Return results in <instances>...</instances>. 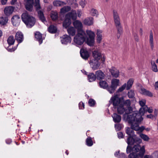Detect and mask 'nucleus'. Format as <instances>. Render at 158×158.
<instances>
[{
    "label": "nucleus",
    "instance_id": "obj_1",
    "mask_svg": "<svg viewBox=\"0 0 158 158\" xmlns=\"http://www.w3.org/2000/svg\"><path fill=\"white\" fill-rule=\"evenodd\" d=\"M112 103L115 108H117L118 112L120 114H123V118L124 120H127L129 122H131L132 118L134 117L140 118L137 114L138 111L134 112L131 114H130L133 111V109L131 106V102L129 99L123 102L117 95L112 97L110 101Z\"/></svg>",
    "mask_w": 158,
    "mask_h": 158
},
{
    "label": "nucleus",
    "instance_id": "obj_2",
    "mask_svg": "<svg viewBox=\"0 0 158 158\" xmlns=\"http://www.w3.org/2000/svg\"><path fill=\"white\" fill-rule=\"evenodd\" d=\"M132 118L131 122H129L127 120H124L125 121H127L131 124V128L127 127L126 128V132L128 135L129 137L127 139V143L128 145L134 143V140L133 139V138L135 136V134L133 130L135 131H139L142 132L144 129V127L143 126L139 127V124L141 122H138V119L135 117Z\"/></svg>",
    "mask_w": 158,
    "mask_h": 158
},
{
    "label": "nucleus",
    "instance_id": "obj_3",
    "mask_svg": "<svg viewBox=\"0 0 158 158\" xmlns=\"http://www.w3.org/2000/svg\"><path fill=\"white\" fill-rule=\"evenodd\" d=\"M22 21L29 28H31L33 26L35 22L34 18L29 15L27 12L22 14L21 16Z\"/></svg>",
    "mask_w": 158,
    "mask_h": 158
},
{
    "label": "nucleus",
    "instance_id": "obj_4",
    "mask_svg": "<svg viewBox=\"0 0 158 158\" xmlns=\"http://www.w3.org/2000/svg\"><path fill=\"white\" fill-rule=\"evenodd\" d=\"M85 33L84 31L77 32L73 38L74 44L77 46L82 45L85 40Z\"/></svg>",
    "mask_w": 158,
    "mask_h": 158
},
{
    "label": "nucleus",
    "instance_id": "obj_5",
    "mask_svg": "<svg viewBox=\"0 0 158 158\" xmlns=\"http://www.w3.org/2000/svg\"><path fill=\"white\" fill-rule=\"evenodd\" d=\"M153 111V110L152 107L148 108L147 106H145L144 107L140 108L139 110V112L138 111L137 114H139L140 117V118H136L138 119V122H141L143 120V118L142 117V116H143L145 113L148 112L149 113H151Z\"/></svg>",
    "mask_w": 158,
    "mask_h": 158
},
{
    "label": "nucleus",
    "instance_id": "obj_6",
    "mask_svg": "<svg viewBox=\"0 0 158 158\" xmlns=\"http://www.w3.org/2000/svg\"><path fill=\"white\" fill-rule=\"evenodd\" d=\"M86 33L89 37L86 41L87 44L89 46H93L94 43V32L90 30H87Z\"/></svg>",
    "mask_w": 158,
    "mask_h": 158
},
{
    "label": "nucleus",
    "instance_id": "obj_7",
    "mask_svg": "<svg viewBox=\"0 0 158 158\" xmlns=\"http://www.w3.org/2000/svg\"><path fill=\"white\" fill-rule=\"evenodd\" d=\"M93 56L94 59L93 60H96L98 61L101 59L102 62L103 63L106 59V57L103 54H101V53L98 51H94L93 52Z\"/></svg>",
    "mask_w": 158,
    "mask_h": 158
},
{
    "label": "nucleus",
    "instance_id": "obj_8",
    "mask_svg": "<svg viewBox=\"0 0 158 158\" xmlns=\"http://www.w3.org/2000/svg\"><path fill=\"white\" fill-rule=\"evenodd\" d=\"M133 151L134 152H137L140 151L139 153L141 157H142L145 152L144 146L141 147L139 144L135 145L132 148Z\"/></svg>",
    "mask_w": 158,
    "mask_h": 158
},
{
    "label": "nucleus",
    "instance_id": "obj_9",
    "mask_svg": "<svg viewBox=\"0 0 158 158\" xmlns=\"http://www.w3.org/2000/svg\"><path fill=\"white\" fill-rule=\"evenodd\" d=\"M34 0H24V5L26 9L29 11L33 9Z\"/></svg>",
    "mask_w": 158,
    "mask_h": 158
},
{
    "label": "nucleus",
    "instance_id": "obj_10",
    "mask_svg": "<svg viewBox=\"0 0 158 158\" xmlns=\"http://www.w3.org/2000/svg\"><path fill=\"white\" fill-rule=\"evenodd\" d=\"M113 15L115 26H119L120 25H121L119 17L117 11L113 10Z\"/></svg>",
    "mask_w": 158,
    "mask_h": 158
},
{
    "label": "nucleus",
    "instance_id": "obj_11",
    "mask_svg": "<svg viewBox=\"0 0 158 158\" xmlns=\"http://www.w3.org/2000/svg\"><path fill=\"white\" fill-rule=\"evenodd\" d=\"M73 24L74 28L77 30V32H81V31H84L82 30V24L80 21L78 20H76L73 22Z\"/></svg>",
    "mask_w": 158,
    "mask_h": 158
},
{
    "label": "nucleus",
    "instance_id": "obj_12",
    "mask_svg": "<svg viewBox=\"0 0 158 158\" xmlns=\"http://www.w3.org/2000/svg\"><path fill=\"white\" fill-rule=\"evenodd\" d=\"M71 41L70 37L67 35H64L61 37V42L62 44H67L68 43H70Z\"/></svg>",
    "mask_w": 158,
    "mask_h": 158
},
{
    "label": "nucleus",
    "instance_id": "obj_13",
    "mask_svg": "<svg viewBox=\"0 0 158 158\" xmlns=\"http://www.w3.org/2000/svg\"><path fill=\"white\" fill-rule=\"evenodd\" d=\"M89 63L90 64L91 67L93 70L97 69L100 65L99 61L96 60H90Z\"/></svg>",
    "mask_w": 158,
    "mask_h": 158
},
{
    "label": "nucleus",
    "instance_id": "obj_14",
    "mask_svg": "<svg viewBox=\"0 0 158 158\" xmlns=\"http://www.w3.org/2000/svg\"><path fill=\"white\" fill-rule=\"evenodd\" d=\"M81 57L85 60H87L89 56V53L86 48H81L80 51Z\"/></svg>",
    "mask_w": 158,
    "mask_h": 158
},
{
    "label": "nucleus",
    "instance_id": "obj_15",
    "mask_svg": "<svg viewBox=\"0 0 158 158\" xmlns=\"http://www.w3.org/2000/svg\"><path fill=\"white\" fill-rule=\"evenodd\" d=\"M14 10V8L13 6H7L4 8V13L6 15L9 16L12 14Z\"/></svg>",
    "mask_w": 158,
    "mask_h": 158
},
{
    "label": "nucleus",
    "instance_id": "obj_16",
    "mask_svg": "<svg viewBox=\"0 0 158 158\" xmlns=\"http://www.w3.org/2000/svg\"><path fill=\"white\" fill-rule=\"evenodd\" d=\"M20 17L18 15H14L12 18L11 21L13 25L16 26L19 24Z\"/></svg>",
    "mask_w": 158,
    "mask_h": 158
},
{
    "label": "nucleus",
    "instance_id": "obj_17",
    "mask_svg": "<svg viewBox=\"0 0 158 158\" xmlns=\"http://www.w3.org/2000/svg\"><path fill=\"white\" fill-rule=\"evenodd\" d=\"M66 17L69 18L70 19H72L73 20L76 19L77 18V14L75 10H72L70 12L66 14Z\"/></svg>",
    "mask_w": 158,
    "mask_h": 158
},
{
    "label": "nucleus",
    "instance_id": "obj_18",
    "mask_svg": "<svg viewBox=\"0 0 158 158\" xmlns=\"http://www.w3.org/2000/svg\"><path fill=\"white\" fill-rule=\"evenodd\" d=\"M109 71L113 77L117 78L118 77L119 74V71L114 67H112L109 69Z\"/></svg>",
    "mask_w": 158,
    "mask_h": 158
},
{
    "label": "nucleus",
    "instance_id": "obj_19",
    "mask_svg": "<svg viewBox=\"0 0 158 158\" xmlns=\"http://www.w3.org/2000/svg\"><path fill=\"white\" fill-rule=\"evenodd\" d=\"M102 31L100 29H97L96 31V41L98 43H100L102 39Z\"/></svg>",
    "mask_w": 158,
    "mask_h": 158
},
{
    "label": "nucleus",
    "instance_id": "obj_20",
    "mask_svg": "<svg viewBox=\"0 0 158 158\" xmlns=\"http://www.w3.org/2000/svg\"><path fill=\"white\" fill-rule=\"evenodd\" d=\"M15 37L19 44L21 43L23 40V35L21 32H17L16 34Z\"/></svg>",
    "mask_w": 158,
    "mask_h": 158
},
{
    "label": "nucleus",
    "instance_id": "obj_21",
    "mask_svg": "<svg viewBox=\"0 0 158 158\" xmlns=\"http://www.w3.org/2000/svg\"><path fill=\"white\" fill-rule=\"evenodd\" d=\"M149 44L151 50H153L154 45V43L153 34L152 32V31L150 32V33L149 36Z\"/></svg>",
    "mask_w": 158,
    "mask_h": 158
},
{
    "label": "nucleus",
    "instance_id": "obj_22",
    "mask_svg": "<svg viewBox=\"0 0 158 158\" xmlns=\"http://www.w3.org/2000/svg\"><path fill=\"white\" fill-rule=\"evenodd\" d=\"M94 23V18L92 17L87 18L85 19L84 21V23L87 25L90 26L92 25Z\"/></svg>",
    "mask_w": 158,
    "mask_h": 158
},
{
    "label": "nucleus",
    "instance_id": "obj_23",
    "mask_svg": "<svg viewBox=\"0 0 158 158\" xmlns=\"http://www.w3.org/2000/svg\"><path fill=\"white\" fill-rule=\"evenodd\" d=\"M53 5L55 6H62L66 4V3L61 1L55 0L53 2Z\"/></svg>",
    "mask_w": 158,
    "mask_h": 158
},
{
    "label": "nucleus",
    "instance_id": "obj_24",
    "mask_svg": "<svg viewBox=\"0 0 158 158\" xmlns=\"http://www.w3.org/2000/svg\"><path fill=\"white\" fill-rule=\"evenodd\" d=\"M140 93L143 95L150 97H152L153 96V94L152 93L144 88H141L140 90Z\"/></svg>",
    "mask_w": 158,
    "mask_h": 158
},
{
    "label": "nucleus",
    "instance_id": "obj_25",
    "mask_svg": "<svg viewBox=\"0 0 158 158\" xmlns=\"http://www.w3.org/2000/svg\"><path fill=\"white\" fill-rule=\"evenodd\" d=\"M67 31L70 36H73L75 34L76 30L74 27H70L68 28Z\"/></svg>",
    "mask_w": 158,
    "mask_h": 158
},
{
    "label": "nucleus",
    "instance_id": "obj_26",
    "mask_svg": "<svg viewBox=\"0 0 158 158\" xmlns=\"http://www.w3.org/2000/svg\"><path fill=\"white\" fill-rule=\"evenodd\" d=\"M96 78L98 80L103 79L105 75L104 73L101 71H97L95 73Z\"/></svg>",
    "mask_w": 158,
    "mask_h": 158
},
{
    "label": "nucleus",
    "instance_id": "obj_27",
    "mask_svg": "<svg viewBox=\"0 0 158 158\" xmlns=\"http://www.w3.org/2000/svg\"><path fill=\"white\" fill-rule=\"evenodd\" d=\"M35 38L38 40L40 44L42 43L43 39L42 38V35L39 32H36L35 33Z\"/></svg>",
    "mask_w": 158,
    "mask_h": 158
},
{
    "label": "nucleus",
    "instance_id": "obj_28",
    "mask_svg": "<svg viewBox=\"0 0 158 158\" xmlns=\"http://www.w3.org/2000/svg\"><path fill=\"white\" fill-rule=\"evenodd\" d=\"M114 121L115 123H118L120 122L121 120V117L117 114H114L112 115Z\"/></svg>",
    "mask_w": 158,
    "mask_h": 158
},
{
    "label": "nucleus",
    "instance_id": "obj_29",
    "mask_svg": "<svg viewBox=\"0 0 158 158\" xmlns=\"http://www.w3.org/2000/svg\"><path fill=\"white\" fill-rule=\"evenodd\" d=\"M71 23V20L69 18H67L65 17V19L63 23V27L66 28L69 27Z\"/></svg>",
    "mask_w": 158,
    "mask_h": 158
},
{
    "label": "nucleus",
    "instance_id": "obj_30",
    "mask_svg": "<svg viewBox=\"0 0 158 158\" xmlns=\"http://www.w3.org/2000/svg\"><path fill=\"white\" fill-rule=\"evenodd\" d=\"M38 14L40 19L44 23L45 22H46V19L44 16L43 12L41 10H39L38 12Z\"/></svg>",
    "mask_w": 158,
    "mask_h": 158
},
{
    "label": "nucleus",
    "instance_id": "obj_31",
    "mask_svg": "<svg viewBox=\"0 0 158 158\" xmlns=\"http://www.w3.org/2000/svg\"><path fill=\"white\" fill-rule=\"evenodd\" d=\"M119 82V80L116 79H113L111 81V85L112 86V87L116 89L118 85Z\"/></svg>",
    "mask_w": 158,
    "mask_h": 158
},
{
    "label": "nucleus",
    "instance_id": "obj_32",
    "mask_svg": "<svg viewBox=\"0 0 158 158\" xmlns=\"http://www.w3.org/2000/svg\"><path fill=\"white\" fill-rule=\"evenodd\" d=\"M71 10V7L69 6H66L62 8L60 11L61 14H64L68 12Z\"/></svg>",
    "mask_w": 158,
    "mask_h": 158
},
{
    "label": "nucleus",
    "instance_id": "obj_33",
    "mask_svg": "<svg viewBox=\"0 0 158 158\" xmlns=\"http://www.w3.org/2000/svg\"><path fill=\"white\" fill-rule=\"evenodd\" d=\"M50 17L53 20H56L58 18V14L56 11H52L50 13Z\"/></svg>",
    "mask_w": 158,
    "mask_h": 158
},
{
    "label": "nucleus",
    "instance_id": "obj_34",
    "mask_svg": "<svg viewBox=\"0 0 158 158\" xmlns=\"http://www.w3.org/2000/svg\"><path fill=\"white\" fill-rule=\"evenodd\" d=\"M90 14L93 16H96L97 17L98 15V12L96 9L92 8L89 11Z\"/></svg>",
    "mask_w": 158,
    "mask_h": 158
},
{
    "label": "nucleus",
    "instance_id": "obj_35",
    "mask_svg": "<svg viewBox=\"0 0 158 158\" xmlns=\"http://www.w3.org/2000/svg\"><path fill=\"white\" fill-rule=\"evenodd\" d=\"M88 78L89 82H92L95 80L96 76L93 73H90L88 75Z\"/></svg>",
    "mask_w": 158,
    "mask_h": 158
},
{
    "label": "nucleus",
    "instance_id": "obj_36",
    "mask_svg": "<svg viewBox=\"0 0 158 158\" xmlns=\"http://www.w3.org/2000/svg\"><path fill=\"white\" fill-rule=\"evenodd\" d=\"M114 156L115 157L118 158H127L125 154L123 153H119V151L116 152L114 153Z\"/></svg>",
    "mask_w": 158,
    "mask_h": 158
},
{
    "label": "nucleus",
    "instance_id": "obj_37",
    "mask_svg": "<svg viewBox=\"0 0 158 158\" xmlns=\"http://www.w3.org/2000/svg\"><path fill=\"white\" fill-rule=\"evenodd\" d=\"M117 29V36L118 39L119 38L120 35L123 33V28L121 25L119 26H116Z\"/></svg>",
    "mask_w": 158,
    "mask_h": 158
},
{
    "label": "nucleus",
    "instance_id": "obj_38",
    "mask_svg": "<svg viewBox=\"0 0 158 158\" xmlns=\"http://www.w3.org/2000/svg\"><path fill=\"white\" fill-rule=\"evenodd\" d=\"M34 6L36 11L41 9V7L40 3V0H35Z\"/></svg>",
    "mask_w": 158,
    "mask_h": 158
},
{
    "label": "nucleus",
    "instance_id": "obj_39",
    "mask_svg": "<svg viewBox=\"0 0 158 158\" xmlns=\"http://www.w3.org/2000/svg\"><path fill=\"white\" fill-rule=\"evenodd\" d=\"M139 134L140 137L144 141H148L150 139L148 136L142 133H139Z\"/></svg>",
    "mask_w": 158,
    "mask_h": 158
},
{
    "label": "nucleus",
    "instance_id": "obj_40",
    "mask_svg": "<svg viewBox=\"0 0 158 158\" xmlns=\"http://www.w3.org/2000/svg\"><path fill=\"white\" fill-rule=\"evenodd\" d=\"M48 31L51 33H55L56 32L57 28L53 25H51L48 27Z\"/></svg>",
    "mask_w": 158,
    "mask_h": 158
},
{
    "label": "nucleus",
    "instance_id": "obj_41",
    "mask_svg": "<svg viewBox=\"0 0 158 158\" xmlns=\"http://www.w3.org/2000/svg\"><path fill=\"white\" fill-rule=\"evenodd\" d=\"M133 79H130L127 81L126 86V89L127 90H129L132 87L133 82Z\"/></svg>",
    "mask_w": 158,
    "mask_h": 158
},
{
    "label": "nucleus",
    "instance_id": "obj_42",
    "mask_svg": "<svg viewBox=\"0 0 158 158\" xmlns=\"http://www.w3.org/2000/svg\"><path fill=\"white\" fill-rule=\"evenodd\" d=\"M7 41L9 45H13L15 42V39H14L13 36H10L7 40Z\"/></svg>",
    "mask_w": 158,
    "mask_h": 158
},
{
    "label": "nucleus",
    "instance_id": "obj_43",
    "mask_svg": "<svg viewBox=\"0 0 158 158\" xmlns=\"http://www.w3.org/2000/svg\"><path fill=\"white\" fill-rule=\"evenodd\" d=\"M8 19L7 17H0V24L2 25H4L6 24Z\"/></svg>",
    "mask_w": 158,
    "mask_h": 158
},
{
    "label": "nucleus",
    "instance_id": "obj_44",
    "mask_svg": "<svg viewBox=\"0 0 158 158\" xmlns=\"http://www.w3.org/2000/svg\"><path fill=\"white\" fill-rule=\"evenodd\" d=\"M99 85L100 87L103 89L106 88L108 86V85L106 81H102L100 82Z\"/></svg>",
    "mask_w": 158,
    "mask_h": 158
},
{
    "label": "nucleus",
    "instance_id": "obj_45",
    "mask_svg": "<svg viewBox=\"0 0 158 158\" xmlns=\"http://www.w3.org/2000/svg\"><path fill=\"white\" fill-rule=\"evenodd\" d=\"M151 64L152 65V70L155 72H157L158 71V69L156 64H155L154 61H151Z\"/></svg>",
    "mask_w": 158,
    "mask_h": 158
},
{
    "label": "nucleus",
    "instance_id": "obj_46",
    "mask_svg": "<svg viewBox=\"0 0 158 158\" xmlns=\"http://www.w3.org/2000/svg\"><path fill=\"white\" fill-rule=\"evenodd\" d=\"M133 152L130 154L128 156L129 158H139V156H140V153H137Z\"/></svg>",
    "mask_w": 158,
    "mask_h": 158
},
{
    "label": "nucleus",
    "instance_id": "obj_47",
    "mask_svg": "<svg viewBox=\"0 0 158 158\" xmlns=\"http://www.w3.org/2000/svg\"><path fill=\"white\" fill-rule=\"evenodd\" d=\"M86 144L88 146H91L93 145V142L91 138L88 137L86 139Z\"/></svg>",
    "mask_w": 158,
    "mask_h": 158
},
{
    "label": "nucleus",
    "instance_id": "obj_48",
    "mask_svg": "<svg viewBox=\"0 0 158 158\" xmlns=\"http://www.w3.org/2000/svg\"><path fill=\"white\" fill-rule=\"evenodd\" d=\"M133 139L134 140V142L133 144L136 142L139 143L142 142V140L140 138L136 137L135 135V136L133 138Z\"/></svg>",
    "mask_w": 158,
    "mask_h": 158
},
{
    "label": "nucleus",
    "instance_id": "obj_49",
    "mask_svg": "<svg viewBox=\"0 0 158 158\" xmlns=\"http://www.w3.org/2000/svg\"><path fill=\"white\" fill-rule=\"evenodd\" d=\"M146 102V101L145 99H142L139 101V103L141 106V108L144 107L145 106H147L145 105Z\"/></svg>",
    "mask_w": 158,
    "mask_h": 158
},
{
    "label": "nucleus",
    "instance_id": "obj_50",
    "mask_svg": "<svg viewBox=\"0 0 158 158\" xmlns=\"http://www.w3.org/2000/svg\"><path fill=\"white\" fill-rule=\"evenodd\" d=\"M106 88H107V90L110 94L113 93L116 89L115 88L112 87L111 85L110 87H107Z\"/></svg>",
    "mask_w": 158,
    "mask_h": 158
},
{
    "label": "nucleus",
    "instance_id": "obj_51",
    "mask_svg": "<svg viewBox=\"0 0 158 158\" xmlns=\"http://www.w3.org/2000/svg\"><path fill=\"white\" fill-rule=\"evenodd\" d=\"M134 91L132 90H130L128 93V96L129 98H132L134 97Z\"/></svg>",
    "mask_w": 158,
    "mask_h": 158
},
{
    "label": "nucleus",
    "instance_id": "obj_52",
    "mask_svg": "<svg viewBox=\"0 0 158 158\" xmlns=\"http://www.w3.org/2000/svg\"><path fill=\"white\" fill-rule=\"evenodd\" d=\"M127 84L124 83L122 86L120 87L118 90V92H121L126 88Z\"/></svg>",
    "mask_w": 158,
    "mask_h": 158
},
{
    "label": "nucleus",
    "instance_id": "obj_53",
    "mask_svg": "<svg viewBox=\"0 0 158 158\" xmlns=\"http://www.w3.org/2000/svg\"><path fill=\"white\" fill-rule=\"evenodd\" d=\"M87 2L85 0H81L79 2V4L82 8H84Z\"/></svg>",
    "mask_w": 158,
    "mask_h": 158
},
{
    "label": "nucleus",
    "instance_id": "obj_54",
    "mask_svg": "<svg viewBox=\"0 0 158 158\" xmlns=\"http://www.w3.org/2000/svg\"><path fill=\"white\" fill-rule=\"evenodd\" d=\"M95 102V101L93 99H90L88 102L89 105L91 106H93Z\"/></svg>",
    "mask_w": 158,
    "mask_h": 158
},
{
    "label": "nucleus",
    "instance_id": "obj_55",
    "mask_svg": "<svg viewBox=\"0 0 158 158\" xmlns=\"http://www.w3.org/2000/svg\"><path fill=\"white\" fill-rule=\"evenodd\" d=\"M115 127L117 131H118L121 129V126L119 124L115 125Z\"/></svg>",
    "mask_w": 158,
    "mask_h": 158
},
{
    "label": "nucleus",
    "instance_id": "obj_56",
    "mask_svg": "<svg viewBox=\"0 0 158 158\" xmlns=\"http://www.w3.org/2000/svg\"><path fill=\"white\" fill-rule=\"evenodd\" d=\"M79 107L80 109H83L84 108V105L83 102H80L79 104Z\"/></svg>",
    "mask_w": 158,
    "mask_h": 158
},
{
    "label": "nucleus",
    "instance_id": "obj_57",
    "mask_svg": "<svg viewBox=\"0 0 158 158\" xmlns=\"http://www.w3.org/2000/svg\"><path fill=\"white\" fill-rule=\"evenodd\" d=\"M132 144H133L130 145L128 144V146L127 148V153H129L131 152V147L130 146V145H131Z\"/></svg>",
    "mask_w": 158,
    "mask_h": 158
},
{
    "label": "nucleus",
    "instance_id": "obj_58",
    "mask_svg": "<svg viewBox=\"0 0 158 158\" xmlns=\"http://www.w3.org/2000/svg\"><path fill=\"white\" fill-rule=\"evenodd\" d=\"M77 16L79 18H80L82 14L81 10L80 9H78L77 10Z\"/></svg>",
    "mask_w": 158,
    "mask_h": 158
},
{
    "label": "nucleus",
    "instance_id": "obj_59",
    "mask_svg": "<svg viewBox=\"0 0 158 158\" xmlns=\"http://www.w3.org/2000/svg\"><path fill=\"white\" fill-rule=\"evenodd\" d=\"M118 137L119 138H122L123 136V133L122 132H119L118 133Z\"/></svg>",
    "mask_w": 158,
    "mask_h": 158
},
{
    "label": "nucleus",
    "instance_id": "obj_60",
    "mask_svg": "<svg viewBox=\"0 0 158 158\" xmlns=\"http://www.w3.org/2000/svg\"><path fill=\"white\" fill-rule=\"evenodd\" d=\"M16 49V48H8L7 49V50L8 51L12 52L14 51Z\"/></svg>",
    "mask_w": 158,
    "mask_h": 158
},
{
    "label": "nucleus",
    "instance_id": "obj_61",
    "mask_svg": "<svg viewBox=\"0 0 158 158\" xmlns=\"http://www.w3.org/2000/svg\"><path fill=\"white\" fill-rule=\"evenodd\" d=\"M154 87L155 89L158 90V81L156 82L154 84Z\"/></svg>",
    "mask_w": 158,
    "mask_h": 158
},
{
    "label": "nucleus",
    "instance_id": "obj_62",
    "mask_svg": "<svg viewBox=\"0 0 158 158\" xmlns=\"http://www.w3.org/2000/svg\"><path fill=\"white\" fill-rule=\"evenodd\" d=\"M7 0H1V3L2 5H5L7 2Z\"/></svg>",
    "mask_w": 158,
    "mask_h": 158
},
{
    "label": "nucleus",
    "instance_id": "obj_63",
    "mask_svg": "<svg viewBox=\"0 0 158 158\" xmlns=\"http://www.w3.org/2000/svg\"><path fill=\"white\" fill-rule=\"evenodd\" d=\"M147 117L148 118H150L152 119H153L154 116L152 114H150L149 115H147Z\"/></svg>",
    "mask_w": 158,
    "mask_h": 158
},
{
    "label": "nucleus",
    "instance_id": "obj_64",
    "mask_svg": "<svg viewBox=\"0 0 158 158\" xmlns=\"http://www.w3.org/2000/svg\"><path fill=\"white\" fill-rule=\"evenodd\" d=\"M144 158H153L152 156L149 155H146L144 156Z\"/></svg>",
    "mask_w": 158,
    "mask_h": 158
}]
</instances>
